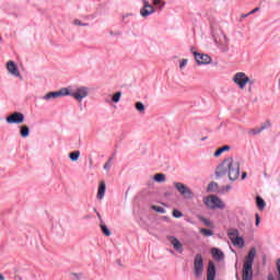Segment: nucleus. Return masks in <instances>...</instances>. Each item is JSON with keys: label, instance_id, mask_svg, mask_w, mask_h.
<instances>
[{"label": "nucleus", "instance_id": "1", "mask_svg": "<svg viewBox=\"0 0 280 280\" xmlns=\"http://www.w3.org/2000/svg\"><path fill=\"white\" fill-rule=\"evenodd\" d=\"M230 180H237L240 178V161L233 158L225 159L215 170L217 178L226 176Z\"/></svg>", "mask_w": 280, "mask_h": 280}, {"label": "nucleus", "instance_id": "2", "mask_svg": "<svg viewBox=\"0 0 280 280\" xmlns=\"http://www.w3.org/2000/svg\"><path fill=\"white\" fill-rule=\"evenodd\" d=\"M255 255H257V249L252 247L248 255L245 257L243 265V280H253V264L255 262Z\"/></svg>", "mask_w": 280, "mask_h": 280}, {"label": "nucleus", "instance_id": "3", "mask_svg": "<svg viewBox=\"0 0 280 280\" xmlns=\"http://www.w3.org/2000/svg\"><path fill=\"white\" fill-rule=\"evenodd\" d=\"M194 272L197 279L202 277L205 272V259L202 258V254H197L194 259Z\"/></svg>", "mask_w": 280, "mask_h": 280}, {"label": "nucleus", "instance_id": "4", "mask_svg": "<svg viewBox=\"0 0 280 280\" xmlns=\"http://www.w3.org/2000/svg\"><path fill=\"white\" fill-rule=\"evenodd\" d=\"M214 43L218 45L221 51H229V37H226L224 32L219 31L215 33Z\"/></svg>", "mask_w": 280, "mask_h": 280}, {"label": "nucleus", "instance_id": "5", "mask_svg": "<svg viewBox=\"0 0 280 280\" xmlns=\"http://www.w3.org/2000/svg\"><path fill=\"white\" fill-rule=\"evenodd\" d=\"M203 202L210 209H224L225 205L222 199L217 196L210 195L203 199Z\"/></svg>", "mask_w": 280, "mask_h": 280}, {"label": "nucleus", "instance_id": "6", "mask_svg": "<svg viewBox=\"0 0 280 280\" xmlns=\"http://www.w3.org/2000/svg\"><path fill=\"white\" fill-rule=\"evenodd\" d=\"M233 82L234 84H237L238 89H246V84H253V81H250V78H248L246 75V73L244 72H237L234 77H233Z\"/></svg>", "mask_w": 280, "mask_h": 280}, {"label": "nucleus", "instance_id": "7", "mask_svg": "<svg viewBox=\"0 0 280 280\" xmlns=\"http://www.w3.org/2000/svg\"><path fill=\"white\" fill-rule=\"evenodd\" d=\"M71 97L77 100V102H82L84 97H89V89L84 86L77 88L73 92H70Z\"/></svg>", "mask_w": 280, "mask_h": 280}, {"label": "nucleus", "instance_id": "8", "mask_svg": "<svg viewBox=\"0 0 280 280\" xmlns=\"http://www.w3.org/2000/svg\"><path fill=\"white\" fill-rule=\"evenodd\" d=\"M174 187L179 191L185 198H194V191L189 189L185 184L175 182Z\"/></svg>", "mask_w": 280, "mask_h": 280}, {"label": "nucleus", "instance_id": "9", "mask_svg": "<svg viewBox=\"0 0 280 280\" xmlns=\"http://www.w3.org/2000/svg\"><path fill=\"white\" fill-rule=\"evenodd\" d=\"M69 89L62 88L60 91L57 92H49L44 96V100H58V97H65V95H69Z\"/></svg>", "mask_w": 280, "mask_h": 280}, {"label": "nucleus", "instance_id": "10", "mask_svg": "<svg viewBox=\"0 0 280 280\" xmlns=\"http://www.w3.org/2000/svg\"><path fill=\"white\" fill-rule=\"evenodd\" d=\"M23 121H25V116L20 112H15L7 117V124H23Z\"/></svg>", "mask_w": 280, "mask_h": 280}, {"label": "nucleus", "instance_id": "11", "mask_svg": "<svg viewBox=\"0 0 280 280\" xmlns=\"http://www.w3.org/2000/svg\"><path fill=\"white\" fill-rule=\"evenodd\" d=\"M140 14L143 19L150 16V14H154V7L148 0H143V8L140 9Z\"/></svg>", "mask_w": 280, "mask_h": 280}, {"label": "nucleus", "instance_id": "12", "mask_svg": "<svg viewBox=\"0 0 280 280\" xmlns=\"http://www.w3.org/2000/svg\"><path fill=\"white\" fill-rule=\"evenodd\" d=\"M192 54H194L195 60L198 65H210L211 57H209V55L198 54L196 51H192Z\"/></svg>", "mask_w": 280, "mask_h": 280}, {"label": "nucleus", "instance_id": "13", "mask_svg": "<svg viewBox=\"0 0 280 280\" xmlns=\"http://www.w3.org/2000/svg\"><path fill=\"white\" fill-rule=\"evenodd\" d=\"M7 69L9 73H11V75H15L16 78L21 75V72H19V67H16V63H14V61H8Z\"/></svg>", "mask_w": 280, "mask_h": 280}, {"label": "nucleus", "instance_id": "14", "mask_svg": "<svg viewBox=\"0 0 280 280\" xmlns=\"http://www.w3.org/2000/svg\"><path fill=\"white\" fill-rule=\"evenodd\" d=\"M266 128H270V121H266L265 124H262L260 126V128L257 127V128H254V129H249L247 132H248V135L255 136V135L261 133L262 130H266Z\"/></svg>", "mask_w": 280, "mask_h": 280}, {"label": "nucleus", "instance_id": "15", "mask_svg": "<svg viewBox=\"0 0 280 280\" xmlns=\"http://www.w3.org/2000/svg\"><path fill=\"white\" fill-rule=\"evenodd\" d=\"M168 242L172 244L175 250H177L178 253H183V244L180 243V241H178V238L170 236Z\"/></svg>", "mask_w": 280, "mask_h": 280}, {"label": "nucleus", "instance_id": "16", "mask_svg": "<svg viewBox=\"0 0 280 280\" xmlns=\"http://www.w3.org/2000/svg\"><path fill=\"white\" fill-rule=\"evenodd\" d=\"M105 194H106V182L103 180L98 185L96 198H98L100 200H104Z\"/></svg>", "mask_w": 280, "mask_h": 280}, {"label": "nucleus", "instance_id": "17", "mask_svg": "<svg viewBox=\"0 0 280 280\" xmlns=\"http://www.w3.org/2000/svg\"><path fill=\"white\" fill-rule=\"evenodd\" d=\"M208 280H215V265L213 261L208 264Z\"/></svg>", "mask_w": 280, "mask_h": 280}, {"label": "nucleus", "instance_id": "18", "mask_svg": "<svg viewBox=\"0 0 280 280\" xmlns=\"http://www.w3.org/2000/svg\"><path fill=\"white\" fill-rule=\"evenodd\" d=\"M211 255L212 257H214V259H219V260L224 259V253H222V250H220L219 248L213 247L211 249Z\"/></svg>", "mask_w": 280, "mask_h": 280}, {"label": "nucleus", "instance_id": "19", "mask_svg": "<svg viewBox=\"0 0 280 280\" xmlns=\"http://www.w3.org/2000/svg\"><path fill=\"white\" fill-rule=\"evenodd\" d=\"M228 236L230 237L231 242L237 240V237H240V231H237L236 229H231L228 232Z\"/></svg>", "mask_w": 280, "mask_h": 280}, {"label": "nucleus", "instance_id": "20", "mask_svg": "<svg viewBox=\"0 0 280 280\" xmlns=\"http://www.w3.org/2000/svg\"><path fill=\"white\" fill-rule=\"evenodd\" d=\"M20 135L23 139H26V137H30V127H27V125H23L20 129Z\"/></svg>", "mask_w": 280, "mask_h": 280}, {"label": "nucleus", "instance_id": "21", "mask_svg": "<svg viewBox=\"0 0 280 280\" xmlns=\"http://www.w3.org/2000/svg\"><path fill=\"white\" fill-rule=\"evenodd\" d=\"M233 246H238V248H244V238L242 236H237L234 241H232Z\"/></svg>", "mask_w": 280, "mask_h": 280}, {"label": "nucleus", "instance_id": "22", "mask_svg": "<svg viewBox=\"0 0 280 280\" xmlns=\"http://www.w3.org/2000/svg\"><path fill=\"white\" fill-rule=\"evenodd\" d=\"M256 205L260 211L266 208V201L259 196L256 197Z\"/></svg>", "mask_w": 280, "mask_h": 280}, {"label": "nucleus", "instance_id": "23", "mask_svg": "<svg viewBox=\"0 0 280 280\" xmlns=\"http://www.w3.org/2000/svg\"><path fill=\"white\" fill-rule=\"evenodd\" d=\"M228 150H231L230 145H224L222 148H219L215 152H214V156H221L222 152H228Z\"/></svg>", "mask_w": 280, "mask_h": 280}, {"label": "nucleus", "instance_id": "24", "mask_svg": "<svg viewBox=\"0 0 280 280\" xmlns=\"http://www.w3.org/2000/svg\"><path fill=\"white\" fill-rule=\"evenodd\" d=\"M100 228L102 230V233L106 236V237H110V230L108 229V226H106V224L101 223Z\"/></svg>", "mask_w": 280, "mask_h": 280}, {"label": "nucleus", "instance_id": "25", "mask_svg": "<svg viewBox=\"0 0 280 280\" xmlns=\"http://www.w3.org/2000/svg\"><path fill=\"white\" fill-rule=\"evenodd\" d=\"M154 180L156 183H165V174L163 173H158L154 175Z\"/></svg>", "mask_w": 280, "mask_h": 280}, {"label": "nucleus", "instance_id": "26", "mask_svg": "<svg viewBox=\"0 0 280 280\" xmlns=\"http://www.w3.org/2000/svg\"><path fill=\"white\" fill-rule=\"evenodd\" d=\"M199 233H201V235H205V237L213 236V231L207 229H200Z\"/></svg>", "mask_w": 280, "mask_h": 280}, {"label": "nucleus", "instance_id": "27", "mask_svg": "<svg viewBox=\"0 0 280 280\" xmlns=\"http://www.w3.org/2000/svg\"><path fill=\"white\" fill-rule=\"evenodd\" d=\"M136 109H137L139 113H145V105H143V103H141V102H137V103H136Z\"/></svg>", "mask_w": 280, "mask_h": 280}, {"label": "nucleus", "instance_id": "28", "mask_svg": "<svg viewBox=\"0 0 280 280\" xmlns=\"http://www.w3.org/2000/svg\"><path fill=\"white\" fill-rule=\"evenodd\" d=\"M199 220L205 224V226L213 228V223H211L209 219H206L205 217H200Z\"/></svg>", "mask_w": 280, "mask_h": 280}, {"label": "nucleus", "instance_id": "29", "mask_svg": "<svg viewBox=\"0 0 280 280\" xmlns=\"http://www.w3.org/2000/svg\"><path fill=\"white\" fill-rule=\"evenodd\" d=\"M69 156L72 161H78V159H80V151L71 152Z\"/></svg>", "mask_w": 280, "mask_h": 280}, {"label": "nucleus", "instance_id": "30", "mask_svg": "<svg viewBox=\"0 0 280 280\" xmlns=\"http://www.w3.org/2000/svg\"><path fill=\"white\" fill-rule=\"evenodd\" d=\"M121 100V92H117L113 95L112 101L117 104Z\"/></svg>", "mask_w": 280, "mask_h": 280}, {"label": "nucleus", "instance_id": "31", "mask_svg": "<svg viewBox=\"0 0 280 280\" xmlns=\"http://www.w3.org/2000/svg\"><path fill=\"white\" fill-rule=\"evenodd\" d=\"M151 209L158 213H165V208L159 206H152Z\"/></svg>", "mask_w": 280, "mask_h": 280}, {"label": "nucleus", "instance_id": "32", "mask_svg": "<svg viewBox=\"0 0 280 280\" xmlns=\"http://www.w3.org/2000/svg\"><path fill=\"white\" fill-rule=\"evenodd\" d=\"M153 5H160V10H163V8L165 7V2H163L162 0H153Z\"/></svg>", "mask_w": 280, "mask_h": 280}, {"label": "nucleus", "instance_id": "33", "mask_svg": "<svg viewBox=\"0 0 280 280\" xmlns=\"http://www.w3.org/2000/svg\"><path fill=\"white\" fill-rule=\"evenodd\" d=\"M209 191H213V189H218V183H210L208 185Z\"/></svg>", "mask_w": 280, "mask_h": 280}, {"label": "nucleus", "instance_id": "34", "mask_svg": "<svg viewBox=\"0 0 280 280\" xmlns=\"http://www.w3.org/2000/svg\"><path fill=\"white\" fill-rule=\"evenodd\" d=\"M173 218H183V212L179 210H173Z\"/></svg>", "mask_w": 280, "mask_h": 280}, {"label": "nucleus", "instance_id": "35", "mask_svg": "<svg viewBox=\"0 0 280 280\" xmlns=\"http://www.w3.org/2000/svg\"><path fill=\"white\" fill-rule=\"evenodd\" d=\"M73 25H82L83 27H86L89 25L88 23H82L80 20H74Z\"/></svg>", "mask_w": 280, "mask_h": 280}, {"label": "nucleus", "instance_id": "36", "mask_svg": "<svg viewBox=\"0 0 280 280\" xmlns=\"http://www.w3.org/2000/svg\"><path fill=\"white\" fill-rule=\"evenodd\" d=\"M110 161H113V158H109V160L105 163L104 170H110Z\"/></svg>", "mask_w": 280, "mask_h": 280}, {"label": "nucleus", "instance_id": "37", "mask_svg": "<svg viewBox=\"0 0 280 280\" xmlns=\"http://www.w3.org/2000/svg\"><path fill=\"white\" fill-rule=\"evenodd\" d=\"M276 266H277V270H278V280H280V258L277 260L276 262Z\"/></svg>", "mask_w": 280, "mask_h": 280}, {"label": "nucleus", "instance_id": "38", "mask_svg": "<svg viewBox=\"0 0 280 280\" xmlns=\"http://www.w3.org/2000/svg\"><path fill=\"white\" fill-rule=\"evenodd\" d=\"M187 66V59H183L179 63V68L184 69Z\"/></svg>", "mask_w": 280, "mask_h": 280}, {"label": "nucleus", "instance_id": "39", "mask_svg": "<svg viewBox=\"0 0 280 280\" xmlns=\"http://www.w3.org/2000/svg\"><path fill=\"white\" fill-rule=\"evenodd\" d=\"M259 222H261V218L256 213V226H258Z\"/></svg>", "mask_w": 280, "mask_h": 280}, {"label": "nucleus", "instance_id": "40", "mask_svg": "<svg viewBox=\"0 0 280 280\" xmlns=\"http://www.w3.org/2000/svg\"><path fill=\"white\" fill-rule=\"evenodd\" d=\"M96 215H97V218H98L101 224L104 223V220L102 219V214H100V212H97Z\"/></svg>", "mask_w": 280, "mask_h": 280}, {"label": "nucleus", "instance_id": "41", "mask_svg": "<svg viewBox=\"0 0 280 280\" xmlns=\"http://www.w3.org/2000/svg\"><path fill=\"white\" fill-rule=\"evenodd\" d=\"M255 12H259V8H255L254 10H252V11L249 12V14H255Z\"/></svg>", "mask_w": 280, "mask_h": 280}, {"label": "nucleus", "instance_id": "42", "mask_svg": "<svg viewBox=\"0 0 280 280\" xmlns=\"http://www.w3.org/2000/svg\"><path fill=\"white\" fill-rule=\"evenodd\" d=\"M0 280H5V277H3V275L0 273Z\"/></svg>", "mask_w": 280, "mask_h": 280}, {"label": "nucleus", "instance_id": "43", "mask_svg": "<svg viewBox=\"0 0 280 280\" xmlns=\"http://www.w3.org/2000/svg\"><path fill=\"white\" fill-rule=\"evenodd\" d=\"M246 178V173H243L242 179Z\"/></svg>", "mask_w": 280, "mask_h": 280}, {"label": "nucleus", "instance_id": "44", "mask_svg": "<svg viewBox=\"0 0 280 280\" xmlns=\"http://www.w3.org/2000/svg\"><path fill=\"white\" fill-rule=\"evenodd\" d=\"M268 280H275V278L272 276H269Z\"/></svg>", "mask_w": 280, "mask_h": 280}, {"label": "nucleus", "instance_id": "45", "mask_svg": "<svg viewBox=\"0 0 280 280\" xmlns=\"http://www.w3.org/2000/svg\"><path fill=\"white\" fill-rule=\"evenodd\" d=\"M231 189V186H226V191H229Z\"/></svg>", "mask_w": 280, "mask_h": 280}, {"label": "nucleus", "instance_id": "46", "mask_svg": "<svg viewBox=\"0 0 280 280\" xmlns=\"http://www.w3.org/2000/svg\"><path fill=\"white\" fill-rule=\"evenodd\" d=\"M205 139H207V138H202L201 141H205Z\"/></svg>", "mask_w": 280, "mask_h": 280}, {"label": "nucleus", "instance_id": "47", "mask_svg": "<svg viewBox=\"0 0 280 280\" xmlns=\"http://www.w3.org/2000/svg\"><path fill=\"white\" fill-rule=\"evenodd\" d=\"M1 40H2V38H1V36H0V43H1Z\"/></svg>", "mask_w": 280, "mask_h": 280}]
</instances>
